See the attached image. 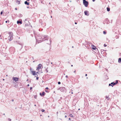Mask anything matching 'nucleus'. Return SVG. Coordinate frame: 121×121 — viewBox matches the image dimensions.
<instances>
[{
  "label": "nucleus",
  "mask_w": 121,
  "mask_h": 121,
  "mask_svg": "<svg viewBox=\"0 0 121 121\" xmlns=\"http://www.w3.org/2000/svg\"><path fill=\"white\" fill-rule=\"evenodd\" d=\"M9 36L8 37V38L9 41H10L13 39V33H12L10 32H9Z\"/></svg>",
  "instance_id": "nucleus-1"
},
{
  "label": "nucleus",
  "mask_w": 121,
  "mask_h": 121,
  "mask_svg": "<svg viewBox=\"0 0 121 121\" xmlns=\"http://www.w3.org/2000/svg\"><path fill=\"white\" fill-rule=\"evenodd\" d=\"M43 68V67L42 65L41 64H39L38 65V67L37 68L36 70H38V71L39 72V70L40 69H42Z\"/></svg>",
  "instance_id": "nucleus-2"
},
{
  "label": "nucleus",
  "mask_w": 121,
  "mask_h": 121,
  "mask_svg": "<svg viewBox=\"0 0 121 121\" xmlns=\"http://www.w3.org/2000/svg\"><path fill=\"white\" fill-rule=\"evenodd\" d=\"M83 3L84 4V5L86 7H87L88 6V2L87 1H86V0H83Z\"/></svg>",
  "instance_id": "nucleus-3"
},
{
  "label": "nucleus",
  "mask_w": 121,
  "mask_h": 121,
  "mask_svg": "<svg viewBox=\"0 0 121 121\" xmlns=\"http://www.w3.org/2000/svg\"><path fill=\"white\" fill-rule=\"evenodd\" d=\"M43 37L44 38L43 39V41L47 40L48 38V36L47 35H44Z\"/></svg>",
  "instance_id": "nucleus-4"
},
{
  "label": "nucleus",
  "mask_w": 121,
  "mask_h": 121,
  "mask_svg": "<svg viewBox=\"0 0 121 121\" xmlns=\"http://www.w3.org/2000/svg\"><path fill=\"white\" fill-rule=\"evenodd\" d=\"M84 13L85 15L87 16H88L89 15V12L88 11H84Z\"/></svg>",
  "instance_id": "nucleus-5"
},
{
  "label": "nucleus",
  "mask_w": 121,
  "mask_h": 121,
  "mask_svg": "<svg viewBox=\"0 0 121 121\" xmlns=\"http://www.w3.org/2000/svg\"><path fill=\"white\" fill-rule=\"evenodd\" d=\"M13 79L16 82H17V81H18V78L17 77H13Z\"/></svg>",
  "instance_id": "nucleus-6"
},
{
  "label": "nucleus",
  "mask_w": 121,
  "mask_h": 121,
  "mask_svg": "<svg viewBox=\"0 0 121 121\" xmlns=\"http://www.w3.org/2000/svg\"><path fill=\"white\" fill-rule=\"evenodd\" d=\"M65 88L64 87H61L60 88V91H63L65 90Z\"/></svg>",
  "instance_id": "nucleus-7"
},
{
  "label": "nucleus",
  "mask_w": 121,
  "mask_h": 121,
  "mask_svg": "<svg viewBox=\"0 0 121 121\" xmlns=\"http://www.w3.org/2000/svg\"><path fill=\"white\" fill-rule=\"evenodd\" d=\"M32 74L34 75H37L35 73H36V72H35V71H32Z\"/></svg>",
  "instance_id": "nucleus-8"
},
{
  "label": "nucleus",
  "mask_w": 121,
  "mask_h": 121,
  "mask_svg": "<svg viewBox=\"0 0 121 121\" xmlns=\"http://www.w3.org/2000/svg\"><path fill=\"white\" fill-rule=\"evenodd\" d=\"M92 49L94 50H95L96 48L93 45H92Z\"/></svg>",
  "instance_id": "nucleus-9"
},
{
  "label": "nucleus",
  "mask_w": 121,
  "mask_h": 121,
  "mask_svg": "<svg viewBox=\"0 0 121 121\" xmlns=\"http://www.w3.org/2000/svg\"><path fill=\"white\" fill-rule=\"evenodd\" d=\"M25 4H27V5H29V3H28L27 1H25L24 3Z\"/></svg>",
  "instance_id": "nucleus-10"
},
{
  "label": "nucleus",
  "mask_w": 121,
  "mask_h": 121,
  "mask_svg": "<svg viewBox=\"0 0 121 121\" xmlns=\"http://www.w3.org/2000/svg\"><path fill=\"white\" fill-rule=\"evenodd\" d=\"M118 83V80H116V82L114 83V84H113V86H114L116 84H117Z\"/></svg>",
  "instance_id": "nucleus-11"
},
{
  "label": "nucleus",
  "mask_w": 121,
  "mask_h": 121,
  "mask_svg": "<svg viewBox=\"0 0 121 121\" xmlns=\"http://www.w3.org/2000/svg\"><path fill=\"white\" fill-rule=\"evenodd\" d=\"M17 24H22V22L21 21H17Z\"/></svg>",
  "instance_id": "nucleus-12"
},
{
  "label": "nucleus",
  "mask_w": 121,
  "mask_h": 121,
  "mask_svg": "<svg viewBox=\"0 0 121 121\" xmlns=\"http://www.w3.org/2000/svg\"><path fill=\"white\" fill-rule=\"evenodd\" d=\"M107 11H110V8L107 7Z\"/></svg>",
  "instance_id": "nucleus-13"
},
{
  "label": "nucleus",
  "mask_w": 121,
  "mask_h": 121,
  "mask_svg": "<svg viewBox=\"0 0 121 121\" xmlns=\"http://www.w3.org/2000/svg\"><path fill=\"white\" fill-rule=\"evenodd\" d=\"M121 61V58H119L118 60V62L119 63Z\"/></svg>",
  "instance_id": "nucleus-14"
},
{
  "label": "nucleus",
  "mask_w": 121,
  "mask_h": 121,
  "mask_svg": "<svg viewBox=\"0 0 121 121\" xmlns=\"http://www.w3.org/2000/svg\"><path fill=\"white\" fill-rule=\"evenodd\" d=\"M45 92H43L42 94V96L44 95H45Z\"/></svg>",
  "instance_id": "nucleus-15"
},
{
  "label": "nucleus",
  "mask_w": 121,
  "mask_h": 121,
  "mask_svg": "<svg viewBox=\"0 0 121 121\" xmlns=\"http://www.w3.org/2000/svg\"><path fill=\"white\" fill-rule=\"evenodd\" d=\"M89 45V44H85V46H86V48H87L88 47H87V45Z\"/></svg>",
  "instance_id": "nucleus-16"
},
{
  "label": "nucleus",
  "mask_w": 121,
  "mask_h": 121,
  "mask_svg": "<svg viewBox=\"0 0 121 121\" xmlns=\"http://www.w3.org/2000/svg\"><path fill=\"white\" fill-rule=\"evenodd\" d=\"M69 116H70L72 117H73V115L72 114H70L69 115Z\"/></svg>",
  "instance_id": "nucleus-17"
},
{
  "label": "nucleus",
  "mask_w": 121,
  "mask_h": 121,
  "mask_svg": "<svg viewBox=\"0 0 121 121\" xmlns=\"http://www.w3.org/2000/svg\"><path fill=\"white\" fill-rule=\"evenodd\" d=\"M106 32L105 31H103V33L104 34H106Z\"/></svg>",
  "instance_id": "nucleus-18"
},
{
  "label": "nucleus",
  "mask_w": 121,
  "mask_h": 121,
  "mask_svg": "<svg viewBox=\"0 0 121 121\" xmlns=\"http://www.w3.org/2000/svg\"><path fill=\"white\" fill-rule=\"evenodd\" d=\"M17 1V3H18V4H20V2H19L18 1Z\"/></svg>",
  "instance_id": "nucleus-19"
},
{
  "label": "nucleus",
  "mask_w": 121,
  "mask_h": 121,
  "mask_svg": "<svg viewBox=\"0 0 121 121\" xmlns=\"http://www.w3.org/2000/svg\"><path fill=\"white\" fill-rule=\"evenodd\" d=\"M17 1V3H18V4H20V2H19L18 1Z\"/></svg>",
  "instance_id": "nucleus-20"
},
{
  "label": "nucleus",
  "mask_w": 121,
  "mask_h": 121,
  "mask_svg": "<svg viewBox=\"0 0 121 121\" xmlns=\"http://www.w3.org/2000/svg\"><path fill=\"white\" fill-rule=\"evenodd\" d=\"M106 99H107L108 100L109 99V98H108V97H107V96H106Z\"/></svg>",
  "instance_id": "nucleus-21"
},
{
  "label": "nucleus",
  "mask_w": 121,
  "mask_h": 121,
  "mask_svg": "<svg viewBox=\"0 0 121 121\" xmlns=\"http://www.w3.org/2000/svg\"><path fill=\"white\" fill-rule=\"evenodd\" d=\"M41 111L43 112L45 111V110L43 109H41Z\"/></svg>",
  "instance_id": "nucleus-22"
},
{
  "label": "nucleus",
  "mask_w": 121,
  "mask_h": 121,
  "mask_svg": "<svg viewBox=\"0 0 121 121\" xmlns=\"http://www.w3.org/2000/svg\"><path fill=\"white\" fill-rule=\"evenodd\" d=\"M8 121H11V119H10V118H8Z\"/></svg>",
  "instance_id": "nucleus-23"
},
{
  "label": "nucleus",
  "mask_w": 121,
  "mask_h": 121,
  "mask_svg": "<svg viewBox=\"0 0 121 121\" xmlns=\"http://www.w3.org/2000/svg\"><path fill=\"white\" fill-rule=\"evenodd\" d=\"M30 71L31 72H32V71H33L32 70V69L31 68H30Z\"/></svg>",
  "instance_id": "nucleus-24"
},
{
  "label": "nucleus",
  "mask_w": 121,
  "mask_h": 121,
  "mask_svg": "<svg viewBox=\"0 0 121 121\" xmlns=\"http://www.w3.org/2000/svg\"><path fill=\"white\" fill-rule=\"evenodd\" d=\"M3 12V11H2L0 13V14L1 15Z\"/></svg>",
  "instance_id": "nucleus-25"
},
{
  "label": "nucleus",
  "mask_w": 121,
  "mask_h": 121,
  "mask_svg": "<svg viewBox=\"0 0 121 121\" xmlns=\"http://www.w3.org/2000/svg\"><path fill=\"white\" fill-rule=\"evenodd\" d=\"M60 83H60V82H58V84H60Z\"/></svg>",
  "instance_id": "nucleus-26"
},
{
  "label": "nucleus",
  "mask_w": 121,
  "mask_h": 121,
  "mask_svg": "<svg viewBox=\"0 0 121 121\" xmlns=\"http://www.w3.org/2000/svg\"><path fill=\"white\" fill-rule=\"evenodd\" d=\"M47 69H46V71L47 72H48V71L47 70Z\"/></svg>",
  "instance_id": "nucleus-27"
},
{
  "label": "nucleus",
  "mask_w": 121,
  "mask_h": 121,
  "mask_svg": "<svg viewBox=\"0 0 121 121\" xmlns=\"http://www.w3.org/2000/svg\"><path fill=\"white\" fill-rule=\"evenodd\" d=\"M39 77H37L36 78V79L37 80H38L39 79Z\"/></svg>",
  "instance_id": "nucleus-28"
},
{
  "label": "nucleus",
  "mask_w": 121,
  "mask_h": 121,
  "mask_svg": "<svg viewBox=\"0 0 121 121\" xmlns=\"http://www.w3.org/2000/svg\"><path fill=\"white\" fill-rule=\"evenodd\" d=\"M114 83L113 82H112L111 83V84H112L113 85V84H114Z\"/></svg>",
  "instance_id": "nucleus-29"
},
{
  "label": "nucleus",
  "mask_w": 121,
  "mask_h": 121,
  "mask_svg": "<svg viewBox=\"0 0 121 121\" xmlns=\"http://www.w3.org/2000/svg\"><path fill=\"white\" fill-rule=\"evenodd\" d=\"M104 47H106V46H107V45H106V44H104Z\"/></svg>",
  "instance_id": "nucleus-30"
},
{
  "label": "nucleus",
  "mask_w": 121,
  "mask_h": 121,
  "mask_svg": "<svg viewBox=\"0 0 121 121\" xmlns=\"http://www.w3.org/2000/svg\"><path fill=\"white\" fill-rule=\"evenodd\" d=\"M40 95H41V96H42V95L41 94V93H40Z\"/></svg>",
  "instance_id": "nucleus-31"
},
{
  "label": "nucleus",
  "mask_w": 121,
  "mask_h": 121,
  "mask_svg": "<svg viewBox=\"0 0 121 121\" xmlns=\"http://www.w3.org/2000/svg\"><path fill=\"white\" fill-rule=\"evenodd\" d=\"M45 89H48V87H47Z\"/></svg>",
  "instance_id": "nucleus-32"
},
{
  "label": "nucleus",
  "mask_w": 121,
  "mask_h": 121,
  "mask_svg": "<svg viewBox=\"0 0 121 121\" xmlns=\"http://www.w3.org/2000/svg\"><path fill=\"white\" fill-rule=\"evenodd\" d=\"M112 86V87L113 86H112V85H111V84H109V86Z\"/></svg>",
  "instance_id": "nucleus-33"
},
{
  "label": "nucleus",
  "mask_w": 121,
  "mask_h": 121,
  "mask_svg": "<svg viewBox=\"0 0 121 121\" xmlns=\"http://www.w3.org/2000/svg\"><path fill=\"white\" fill-rule=\"evenodd\" d=\"M65 77H66V78H68V76H67V75H66V76H65Z\"/></svg>",
  "instance_id": "nucleus-34"
},
{
  "label": "nucleus",
  "mask_w": 121,
  "mask_h": 121,
  "mask_svg": "<svg viewBox=\"0 0 121 121\" xmlns=\"http://www.w3.org/2000/svg\"><path fill=\"white\" fill-rule=\"evenodd\" d=\"M45 92H48V91H47V90H45Z\"/></svg>",
  "instance_id": "nucleus-35"
},
{
  "label": "nucleus",
  "mask_w": 121,
  "mask_h": 121,
  "mask_svg": "<svg viewBox=\"0 0 121 121\" xmlns=\"http://www.w3.org/2000/svg\"><path fill=\"white\" fill-rule=\"evenodd\" d=\"M71 91H72V92H71V93L72 94H73V92H72V91H73V90H71Z\"/></svg>",
  "instance_id": "nucleus-36"
},
{
  "label": "nucleus",
  "mask_w": 121,
  "mask_h": 121,
  "mask_svg": "<svg viewBox=\"0 0 121 121\" xmlns=\"http://www.w3.org/2000/svg\"><path fill=\"white\" fill-rule=\"evenodd\" d=\"M15 10H17V8H15Z\"/></svg>",
  "instance_id": "nucleus-37"
},
{
  "label": "nucleus",
  "mask_w": 121,
  "mask_h": 121,
  "mask_svg": "<svg viewBox=\"0 0 121 121\" xmlns=\"http://www.w3.org/2000/svg\"><path fill=\"white\" fill-rule=\"evenodd\" d=\"M32 89V88L31 87H30V90H31Z\"/></svg>",
  "instance_id": "nucleus-38"
},
{
  "label": "nucleus",
  "mask_w": 121,
  "mask_h": 121,
  "mask_svg": "<svg viewBox=\"0 0 121 121\" xmlns=\"http://www.w3.org/2000/svg\"><path fill=\"white\" fill-rule=\"evenodd\" d=\"M20 16H22V14H20Z\"/></svg>",
  "instance_id": "nucleus-39"
},
{
  "label": "nucleus",
  "mask_w": 121,
  "mask_h": 121,
  "mask_svg": "<svg viewBox=\"0 0 121 121\" xmlns=\"http://www.w3.org/2000/svg\"><path fill=\"white\" fill-rule=\"evenodd\" d=\"M29 86V84H28L27 85V86Z\"/></svg>",
  "instance_id": "nucleus-40"
},
{
  "label": "nucleus",
  "mask_w": 121,
  "mask_h": 121,
  "mask_svg": "<svg viewBox=\"0 0 121 121\" xmlns=\"http://www.w3.org/2000/svg\"><path fill=\"white\" fill-rule=\"evenodd\" d=\"M87 74H85V76H87Z\"/></svg>",
  "instance_id": "nucleus-41"
},
{
  "label": "nucleus",
  "mask_w": 121,
  "mask_h": 121,
  "mask_svg": "<svg viewBox=\"0 0 121 121\" xmlns=\"http://www.w3.org/2000/svg\"><path fill=\"white\" fill-rule=\"evenodd\" d=\"M67 117V116H66H66H65V117Z\"/></svg>",
  "instance_id": "nucleus-42"
},
{
  "label": "nucleus",
  "mask_w": 121,
  "mask_h": 121,
  "mask_svg": "<svg viewBox=\"0 0 121 121\" xmlns=\"http://www.w3.org/2000/svg\"><path fill=\"white\" fill-rule=\"evenodd\" d=\"M8 22V21H5V22L6 23H7Z\"/></svg>",
  "instance_id": "nucleus-43"
},
{
  "label": "nucleus",
  "mask_w": 121,
  "mask_h": 121,
  "mask_svg": "<svg viewBox=\"0 0 121 121\" xmlns=\"http://www.w3.org/2000/svg\"><path fill=\"white\" fill-rule=\"evenodd\" d=\"M95 1V0H93L92 1L94 2Z\"/></svg>",
  "instance_id": "nucleus-44"
},
{
  "label": "nucleus",
  "mask_w": 121,
  "mask_h": 121,
  "mask_svg": "<svg viewBox=\"0 0 121 121\" xmlns=\"http://www.w3.org/2000/svg\"><path fill=\"white\" fill-rule=\"evenodd\" d=\"M14 101V100H13V99H12V101Z\"/></svg>",
  "instance_id": "nucleus-45"
},
{
  "label": "nucleus",
  "mask_w": 121,
  "mask_h": 121,
  "mask_svg": "<svg viewBox=\"0 0 121 121\" xmlns=\"http://www.w3.org/2000/svg\"><path fill=\"white\" fill-rule=\"evenodd\" d=\"M75 24H77V23L76 22H75Z\"/></svg>",
  "instance_id": "nucleus-46"
},
{
  "label": "nucleus",
  "mask_w": 121,
  "mask_h": 121,
  "mask_svg": "<svg viewBox=\"0 0 121 121\" xmlns=\"http://www.w3.org/2000/svg\"><path fill=\"white\" fill-rule=\"evenodd\" d=\"M36 73H38V72H37Z\"/></svg>",
  "instance_id": "nucleus-47"
},
{
  "label": "nucleus",
  "mask_w": 121,
  "mask_h": 121,
  "mask_svg": "<svg viewBox=\"0 0 121 121\" xmlns=\"http://www.w3.org/2000/svg\"><path fill=\"white\" fill-rule=\"evenodd\" d=\"M25 21H27V19H25Z\"/></svg>",
  "instance_id": "nucleus-48"
},
{
  "label": "nucleus",
  "mask_w": 121,
  "mask_h": 121,
  "mask_svg": "<svg viewBox=\"0 0 121 121\" xmlns=\"http://www.w3.org/2000/svg\"><path fill=\"white\" fill-rule=\"evenodd\" d=\"M75 72H76V71H74V73H75Z\"/></svg>",
  "instance_id": "nucleus-49"
},
{
  "label": "nucleus",
  "mask_w": 121,
  "mask_h": 121,
  "mask_svg": "<svg viewBox=\"0 0 121 121\" xmlns=\"http://www.w3.org/2000/svg\"><path fill=\"white\" fill-rule=\"evenodd\" d=\"M71 66H72H72H73V65H71Z\"/></svg>",
  "instance_id": "nucleus-50"
},
{
  "label": "nucleus",
  "mask_w": 121,
  "mask_h": 121,
  "mask_svg": "<svg viewBox=\"0 0 121 121\" xmlns=\"http://www.w3.org/2000/svg\"><path fill=\"white\" fill-rule=\"evenodd\" d=\"M27 8H29V7H27Z\"/></svg>",
  "instance_id": "nucleus-51"
},
{
  "label": "nucleus",
  "mask_w": 121,
  "mask_h": 121,
  "mask_svg": "<svg viewBox=\"0 0 121 121\" xmlns=\"http://www.w3.org/2000/svg\"><path fill=\"white\" fill-rule=\"evenodd\" d=\"M4 80V79H3V81Z\"/></svg>",
  "instance_id": "nucleus-52"
},
{
  "label": "nucleus",
  "mask_w": 121,
  "mask_h": 121,
  "mask_svg": "<svg viewBox=\"0 0 121 121\" xmlns=\"http://www.w3.org/2000/svg\"><path fill=\"white\" fill-rule=\"evenodd\" d=\"M34 105H35V106H36V105L35 104Z\"/></svg>",
  "instance_id": "nucleus-53"
},
{
  "label": "nucleus",
  "mask_w": 121,
  "mask_h": 121,
  "mask_svg": "<svg viewBox=\"0 0 121 121\" xmlns=\"http://www.w3.org/2000/svg\"><path fill=\"white\" fill-rule=\"evenodd\" d=\"M70 2H71V1H70Z\"/></svg>",
  "instance_id": "nucleus-54"
},
{
  "label": "nucleus",
  "mask_w": 121,
  "mask_h": 121,
  "mask_svg": "<svg viewBox=\"0 0 121 121\" xmlns=\"http://www.w3.org/2000/svg\"><path fill=\"white\" fill-rule=\"evenodd\" d=\"M70 118H69V120H70Z\"/></svg>",
  "instance_id": "nucleus-55"
},
{
  "label": "nucleus",
  "mask_w": 121,
  "mask_h": 121,
  "mask_svg": "<svg viewBox=\"0 0 121 121\" xmlns=\"http://www.w3.org/2000/svg\"><path fill=\"white\" fill-rule=\"evenodd\" d=\"M27 0V1H29V0Z\"/></svg>",
  "instance_id": "nucleus-56"
},
{
  "label": "nucleus",
  "mask_w": 121,
  "mask_h": 121,
  "mask_svg": "<svg viewBox=\"0 0 121 121\" xmlns=\"http://www.w3.org/2000/svg\"><path fill=\"white\" fill-rule=\"evenodd\" d=\"M3 115H5V114H4H4H3Z\"/></svg>",
  "instance_id": "nucleus-57"
},
{
  "label": "nucleus",
  "mask_w": 121,
  "mask_h": 121,
  "mask_svg": "<svg viewBox=\"0 0 121 121\" xmlns=\"http://www.w3.org/2000/svg\"><path fill=\"white\" fill-rule=\"evenodd\" d=\"M51 18H52V16H51Z\"/></svg>",
  "instance_id": "nucleus-58"
},
{
  "label": "nucleus",
  "mask_w": 121,
  "mask_h": 121,
  "mask_svg": "<svg viewBox=\"0 0 121 121\" xmlns=\"http://www.w3.org/2000/svg\"><path fill=\"white\" fill-rule=\"evenodd\" d=\"M72 48H73V46H72Z\"/></svg>",
  "instance_id": "nucleus-59"
},
{
  "label": "nucleus",
  "mask_w": 121,
  "mask_h": 121,
  "mask_svg": "<svg viewBox=\"0 0 121 121\" xmlns=\"http://www.w3.org/2000/svg\"><path fill=\"white\" fill-rule=\"evenodd\" d=\"M80 110V109H78V110Z\"/></svg>",
  "instance_id": "nucleus-60"
},
{
  "label": "nucleus",
  "mask_w": 121,
  "mask_h": 121,
  "mask_svg": "<svg viewBox=\"0 0 121 121\" xmlns=\"http://www.w3.org/2000/svg\"><path fill=\"white\" fill-rule=\"evenodd\" d=\"M28 80L27 79V81H28Z\"/></svg>",
  "instance_id": "nucleus-61"
},
{
  "label": "nucleus",
  "mask_w": 121,
  "mask_h": 121,
  "mask_svg": "<svg viewBox=\"0 0 121 121\" xmlns=\"http://www.w3.org/2000/svg\"><path fill=\"white\" fill-rule=\"evenodd\" d=\"M52 63H51V64H52Z\"/></svg>",
  "instance_id": "nucleus-62"
},
{
  "label": "nucleus",
  "mask_w": 121,
  "mask_h": 121,
  "mask_svg": "<svg viewBox=\"0 0 121 121\" xmlns=\"http://www.w3.org/2000/svg\"><path fill=\"white\" fill-rule=\"evenodd\" d=\"M48 117H49V116H48Z\"/></svg>",
  "instance_id": "nucleus-63"
}]
</instances>
